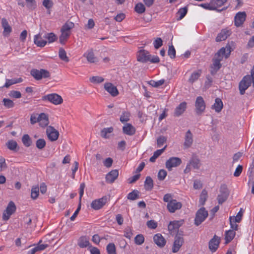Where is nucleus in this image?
<instances>
[{
  "instance_id": "nucleus-48",
  "label": "nucleus",
  "mask_w": 254,
  "mask_h": 254,
  "mask_svg": "<svg viewBox=\"0 0 254 254\" xmlns=\"http://www.w3.org/2000/svg\"><path fill=\"white\" fill-rule=\"evenodd\" d=\"M134 10L138 14H142L145 12V7L144 4L141 2H139L135 5Z\"/></svg>"
},
{
  "instance_id": "nucleus-3",
  "label": "nucleus",
  "mask_w": 254,
  "mask_h": 254,
  "mask_svg": "<svg viewBox=\"0 0 254 254\" xmlns=\"http://www.w3.org/2000/svg\"><path fill=\"white\" fill-rule=\"evenodd\" d=\"M220 193L218 195L217 199L219 204H222L228 198L230 191L226 184H222L220 188Z\"/></svg>"
},
{
  "instance_id": "nucleus-59",
  "label": "nucleus",
  "mask_w": 254,
  "mask_h": 254,
  "mask_svg": "<svg viewBox=\"0 0 254 254\" xmlns=\"http://www.w3.org/2000/svg\"><path fill=\"white\" fill-rule=\"evenodd\" d=\"M167 138L163 135L159 136L157 139V143L158 147H161L166 141Z\"/></svg>"
},
{
  "instance_id": "nucleus-21",
  "label": "nucleus",
  "mask_w": 254,
  "mask_h": 254,
  "mask_svg": "<svg viewBox=\"0 0 254 254\" xmlns=\"http://www.w3.org/2000/svg\"><path fill=\"white\" fill-rule=\"evenodd\" d=\"M187 109V103L186 102H183L180 103L175 109L174 116L175 117H179L182 115Z\"/></svg>"
},
{
  "instance_id": "nucleus-13",
  "label": "nucleus",
  "mask_w": 254,
  "mask_h": 254,
  "mask_svg": "<svg viewBox=\"0 0 254 254\" xmlns=\"http://www.w3.org/2000/svg\"><path fill=\"white\" fill-rule=\"evenodd\" d=\"M46 133L49 139L51 141H54L58 139L59 136V131L53 127L48 126L46 129Z\"/></svg>"
},
{
  "instance_id": "nucleus-27",
  "label": "nucleus",
  "mask_w": 254,
  "mask_h": 254,
  "mask_svg": "<svg viewBox=\"0 0 254 254\" xmlns=\"http://www.w3.org/2000/svg\"><path fill=\"white\" fill-rule=\"evenodd\" d=\"M39 124L40 127H45L49 123L48 116L45 113H41L39 115Z\"/></svg>"
},
{
  "instance_id": "nucleus-33",
  "label": "nucleus",
  "mask_w": 254,
  "mask_h": 254,
  "mask_svg": "<svg viewBox=\"0 0 254 254\" xmlns=\"http://www.w3.org/2000/svg\"><path fill=\"white\" fill-rule=\"evenodd\" d=\"M144 188L146 190H151L153 188V181L152 178L147 176L144 182Z\"/></svg>"
},
{
  "instance_id": "nucleus-41",
  "label": "nucleus",
  "mask_w": 254,
  "mask_h": 254,
  "mask_svg": "<svg viewBox=\"0 0 254 254\" xmlns=\"http://www.w3.org/2000/svg\"><path fill=\"white\" fill-rule=\"evenodd\" d=\"M39 187L38 186H33L31 188V197L36 199L39 196Z\"/></svg>"
},
{
  "instance_id": "nucleus-39",
  "label": "nucleus",
  "mask_w": 254,
  "mask_h": 254,
  "mask_svg": "<svg viewBox=\"0 0 254 254\" xmlns=\"http://www.w3.org/2000/svg\"><path fill=\"white\" fill-rule=\"evenodd\" d=\"M113 131V128L112 127L104 128L101 131V136L104 138H108L109 135L108 134L112 133Z\"/></svg>"
},
{
  "instance_id": "nucleus-37",
  "label": "nucleus",
  "mask_w": 254,
  "mask_h": 254,
  "mask_svg": "<svg viewBox=\"0 0 254 254\" xmlns=\"http://www.w3.org/2000/svg\"><path fill=\"white\" fill-rule=\"evenodd\" d=\"M23 81L21 78H13L11 79H6V82L3 87L8 88L10 85L21 82Z\"/></svg>"
},
{
  "instance_id": "nucleus-55",
  "label": "nucleus",
  "mask_w": 254,
  "mask_h": 254,
  "mask_svg": "<svg viewBox=\"0 0 254 254\" xmlns=\"http://www.w3.org/2000/svg\"><path fill=\"white\" fill-rule=\"evenodd\" d=\"M45 140L43 138L38 139L36 142V146L39 149H43L46 146Z\"/></svg>"
},
{
  "instance_id": "nucleus-64",
  "label": "nucleus",
  "mask_w": 254,
  "mask_h": 254,
  "mask_svg": "<svg viewBox=\"0 0 254 254\" xmlns=\"http://www.w3.org/2000/svg\"><path fill=\"white\" fill-rule=\"evenodd\" d=\"M28 3L27 6L31 9H34L36 7V2L35 0H26Z\"/></svg>"
},
{
  "instance_id": "nucleus-25",
  "label": "nucleus",
  "mask_w": 254,
  "mask_h": 254,
  "mask_svg": "<svg viewBox=\"0 0 254 254\" xmlns=\"http://www.w3.org/2000/svg\"><path fill=\"white\" fill-rule=\"evenodd\" d=\"M154 243L159 247H163L166 244V240L160 234H157L154 236Z\"/></svg>"
},
{
  "instance_id": "nucleus-38",
  "label": "nucleus",
  "mask_w": 254,
  "mask_h": 254,
  "mask_svg": "<svg viewBox=\"0 0 254 254\" xmlns=\"http://www.w3.org/2000/svg\"><path fill=\"white\" fill-rule=\"evenodd\" d=\"M44 38L48 40L49 43H53L57 40L58 37L54 33H47L45 34Z\"/></svg>"
},
{
  "instance_id": "nucleus-15",
  "label": "nucleus",
  "mask_w": 254,
  "mask_h": 254,
  "mask_svg": "<svg viewBox=\"0 0 254 254\" xmlns=\"http://www.w3.org/2000/svg\"><path fill=\"white\" fill-rule=\"evenodd\" d=\"M220 238L215 235L208 243V247L210 251L213 253L217 251L220 243Z\"/></svg>"
},
{
  "instance_id": "nucleus-63",
  "label": "nucleus",
  "mask_w": 254,
  "mask_h": 254,
  "mask_svg": "<svg viewBox=\"0 0 254 254\" xmlns=\"http://www.w3.org/2000/svg\"><path fill=\"white\" fill-rule=\"evenodd\" d=\"M10 97L14 98H20L21 97V94L19 91L12 90L9 93Z\"/></svg>"
},
{
  "instance_id": "nucleus-8",
  "label": "nucleus",
  "mask_w": 254,
  "mask_h": 254,
  "mask_svg": "<svg viewBox=\"0 0 254 254\" xmlns=\"http://www.w3.org/2000/svg\"><path fill=\"white\" fill-rule=\"evenodd\" d=\"M108 200H109V197L104 196L102 198L92 201L91 203V207L95 210H99L102 208Z\"/></svg>"
},
{
  "instance_id": "nucleus-43",
  "label": "nucleus",
  "mask_w": 254,
  "mask_h": 254,
  "mask_svg": "<svg viewBox=\"0 0 254 254\" xmlns=\"http://www.w3.org/2000/svg\"><path fill=\"white\" fill-rule=\"evenodd\" d=\"M227 0H211V4L215 7V10L218 11H221V10H218L217 8L222 6Z\"/></svg>"
},
{
  "instance_id": "nucleus-26",
  "label": "nucleus",
  "mask_w": 254,
  "mask_h": 254,
  "mask_svg": "<svg viewBox=\"0 0 254 254\" xmlns=\"http://www.w3.org/2000/svg\"><path fill=\"white\" fill-rule=\"evenodd\" d=\"M1 25L3 28V35L6 37L8 36L11 32V28L5 18L1 19Z\"/></svg>"
},
{
  "instance_id": "nucleus-57",
  "label": "nucleus",
  "mask_w": 254,
  "mask_h": 254,
  "mask_svg": "<svg viewBox=\"0 0 254 254\" xmlns=\"http://www.w3.org/2000/svg\"><path fill=\"white\" fill-rule=\"evenodd\" d=\"M104 80V78L101 76H95L90 78V81L92 83H100Z\"/></svg>"
},
{
  "instance_id": "nucleus-58",
  "label": "nucleus",
  "mask_w": 254,
  "mask_h": 254,
  "mask_svg": "<svg viewBox=\"0 0 254 254\" xmlns=\"http://www.w3.org/2000/svg\"><path fill=\"white\" fill-rule=\"evenodd\" d=\"M168 54L171 59H174L175 58L176 50L172 45L169 47Z\"/></svg>"
},
{
  "instance_id": "nucleus-60",
  "label": "nucleus",
  "mask_w": 254,
  "mask_h": 254,
  "mask_svg": "<svg viewBox=\"0 0 254 254\" xmlns=\"http://www.w3.org/2000/svg\"><path fill=\"white\" fill-rule=\"evenodd\" d=\"M167 173L166 170L161 169L159 170L158 173V178L160 181H163L166 177Z\"/></svg>"
},
{
  "instance_id": "nucleus-20",
  "label": "nucleus",
  "mask_w": 254,
  "mask_h": 254,
  "mask_svg": "<svg viewBox=\"0 0 254 254\" xmlns=\"http://www.w3.org/2000/svg\"><path fill=\"white\" fill-rule=\"evenodd\" d=\"M119 172L118 170H113L109 172L106 176V180L109 183H113L118 178Z\"/></svg>"
},
{
  "instance_id": "nucleus-42",
  "label": "nucleus",
  "mask_w": 254,
  "mask_h": 254,
  "mask_svg": "<svg viewBox=\"0 0 254 254\" xmlns=\"http://www.w3.org/2000/svg\"><path fill=\"white\" fill-rule=\"evenodd\" d=\"M59 56L61 60L67 63L69 62V58L66 56V53L63 48H60L59 51Z\"/></svg>"
},
{
  "instance_id": "nucleus-30",
  "label": "nucleus",
  "mask_w": 254,
  "mask_h": 254,
  "mask_svg": "<svg viewBox=\"0 0 254 254\" xmlns=\"http://www.w3.org/2000/svg\"><path fill=\"white\" fill-rule=\"evenodd\" d=\"M34 42L35 45L39 47H44L47 43V41L42 39L40 34L34 36Z\"/></svg>"
},
{
  "instance_id": "nucleus-28",
  "label": "nucleus",
  "mask_w": 254,
  "mask_h": 254,
  "mask_svg": "<svg viewBox=\"0 0 254 254\" xmlns=\"http://www.w3.org/2000/svg\"><path fill=\"white\" fill-rule=\"evenodd\" d=\"M230 31L227 29H223L218 34L216 38V42H221L225 40L227 37L230 35Z\"/></svg>"
},
{
  "instance_id": "nucleus-14",
  "label": "nucleus",
  "mask_w": 254,
  "mask_h": 254,
  "mask_svg": "<svg viewBox=\"0 0 254 254\" xmlns=\"http://www.w3.org/2000/svg\"><path fill=\"white\" fill-rule=\"evenodd\" d=\"M196 113L197 115L201 114L205 109V104L203 98L198 96L196 99L195 103Z\"/></svg>"
},
{
  "instance_id": "nucleus-2",
  "label": "nucleus",
  "mask_w": 254,
  "mask_h": 254,
  "mask_svg": "<svg viewBox=\"0 0 254 254\" xmlns=\"http://www.w3.org/2000/svg\"><path fill=\"white\" fill-rule=\"evenodd\" d=\"M137 60L138 61L143 63L148 62H150L152 63H158L160 61L158 56H152L148 51L145 50H141L138 52Z\"/></svg>"
},
{
  "instance_id": "nucleus-10",
  "label": "nucleus",
  "mask_w": 254,
  "mask_h": 254,
  "mask_svg": "<svg viewBox=\"0 0 254 254\" xmlns=\"http://www.w3.org/2000/svg\"><path fill=\"white\" fill-rule=\"evenodd\" d=\"M182 163L181 158L176 157H172L167 160L165 163L166 168L169 171H171L172 168L177 167Z\"/></svg>"
},
{
  "instance_id": "nucleus-36",
  "label": "nucleus",
  "mask_w": 254,
  "mask_h": 254,
  "mask_svg": "<svg viewBox=\"0 0 254 254\" xmlns=\"http://www.w3.org/2000/svg\"><path fill=\"white\" fill-rule=\"evenodd\" d=\"M62 34L60 36L59 41L61 44H64L70 35V32H65L61 30Z\"/></svg>"
},
{
  "instance_id": "nucleus-45",
  "label": "nucleus",
  "mask_w": 254,
  "mask_h": 254,
  "mask_svg": "<svg viewBox=\"0 0 254 254\" xmlns=\"http://www.w3.org/2000/svg\"><path fill=\"white\" fill-rule=\"evenodd\" d=\"M22 141L26 147H29L32 144V140L28 134H24L23 135Z\"/></svg>"
},
{
  "instance_id": "nucleus-7",
  "label": "nucleus",
  "mask_w": 254,
  "mask_h": 254,
  "mask_svg": "<svg viewBox=\"0 0 254 254\" xmlns=\"http://www.w3.org/2000/svg\"><path fill=\"white\" fill-rule=\"evenodd\" d=\"M182 232H178L175 237L174 242L172 248V252H178L184 243V239L182 237Z\"/></svg>"
},
{
  "instance_id": "nucleus-46",
  "label": "nucleus",
  "mask_w": 254,
  "mask_h": 254,
  "mask_svg": "<svg viewBox=\"0 0 254 254\" xmlns=\"http://www.w3.org/2000/svg\"><path fill=\"white\" fill-rule=\"evenodd\" d=\"M74 24L71 21H67L62 27L61 30L65 32H70V30L74 27Z\"/></svg>"
},
{
  "instance_id": "nucleus-24",
  "label": "nucleus",
  "mask_w": 254,
  "mask_h": 254,
  "mask_svg": "<svg viewBox=\"0 0 254 254\" xmlns=\"http://www.w3.org/2000/svg\"><path fill=\"white\" fill-rule=\"evenodd\" d=\"M83 56L86 58L87 61L90 63H95L98 62V59L95 56L92 49L87 51L84 54Z\"/></svg>"
},
{
  "instance_id": "nucleus-53",
  "label": "nucleus",
  "mask_w": 254,
  "mask_h": 254,
  "mask_svg": "<svg viewBox=\"0 0 254 254\" xmlns=\"http://www.w3.org/2000/svg\"><path fill=\"white\" fill-rule=\"evenodd\" d=\"M165 81V80L163 79L158 80L157 81L153 80H151L148 82V83L152 87L157 88L160 86L163 85Z\"/></svg>"
},
{
  "instance_id": "nucleus-23",
  "label": "nucleus",
  "mask_w": 254,
  "mask_h": 254,
  "mask_svg": "<svg viewBox=\"0 0 254 254\" xmlns=\"http://www.w3.org/2000/svg\"><path fill=\"white\" fill-rule=\"evenodd\" d=\"M135 130V127L129 123H126L123 127V133L128 135H133Z\"/></svg>"
},
{
  "instance_id": "nucleus-16",
  "label": "nucleus",
  "mask_w": 254,
  "mask_h": 254,
  "mask_svg": "<svg viewBox=\"0 0 254 254\" xmlns=\"http://www.w3.org/2000/svg\"><path fill=\"white\" fill-rule=\"evenodd\" d=\"M222 58L215 56L213 59V64L210 66V73L212 75H215L221 67L220 62Z\"/></svg>"
},
{
  "instance_id": "nucleus-50",
  "label": "nucleus",
  "mask_w": 254,
  "mask_h": 254,
  "mask_svg": "<svg viewBox=\"0 0 254 254\" xmlns=\"http://www.w3.org/2000/svg\"><path fill=\"white\" fill-rule=\"evenodd\" d=\"M3 105L7 109L12 108L14 106V102L10 99L4 98L2 100Z\"/></svg>"
},
{
  "instance_id": "nucleus-1",
  "label": "nucleus",
  "mask_w": 254,
  "mask_h": 254,
  "mask_svg": "<svg viewBox=\"0 0 254 254\" xmlns=\"http://www.w3.org/2000/svg\"><path fill=\"white\" fill-rule=\"evenodd\" d=\"M163 201L168 202L167 208L170 213H174L176 210L181 208L182 204L181 202L173 199L171 193H167L164 195Z\"/></svg>"
},
{
  "instance_id": "nucleus-11",
  "label": "nucleus",
  "mask_w": 254,
  "mask_h": 254,
  "mask_svg": "<svg viewBox=\"0 0 254 254\" xmlns=\"http://www.w3.org/2000/svg\"><path fill=\"white\" fill-rule=\"evenodd\" d=\"M16 210V206L14 203L11 201L8 204L5 211H4L2 215V219L3 220H7L9 219L11 215L15 212Z\"/></svg>"
},
{
  "instance_id": "nucleus-47",
  "label": "nucleus",
  "mask_w": 254,
  "mask_h": 254,
  "mask_svg": "<svg viewBox=\"0 0 254 254\" xmlns=\"http://www.w3.org/2000/svg\"><path fill=\"white\" fill-rule=\"evenodd\" d=\"M189 164L194 169H198L200 167V161L199 160L196 158H192L189 162Z\"/></svg>"
},
{
  "instance_id": "nucleus-61",
  "label": "nucleus",
  "mask_w": 254,
  "mask_h": 254,
  "mask_svg": "<svg viewBox=\"0 0 254 254\" xmlns=\"http://www.w3.org/2000/svg\"><path fill=\"white\" fill-rule=\"evenodd\" d=\"M200 6L206 9L211 10H215V7L214 6H213L212 4H211V0L210 1V3H201L200 4Z\"/></svg>"
},
{
  "instance_id": "nucleus-6",
  "label": "nucleus",
  "mask_w": 254,
  "mask_h": 254,
  "mask_svg": "<svg viewBox=\"0 0 254 254\" xmlns=\"http://www.w3.org/2000/svg\"><path fill=\"white\" fill-rule=\"evenodd\" d=\"M252 82L251 77L250 75H246L243 78L239 85L241 95L245 94V91L251 86Z\"/></svg>"
},
{
  "instance_id": "nucleus-34",
  "label": "nucleus",
  "mask_w": 254,
  "mask_h": 254,
  "mask_svg": "<svg viewBox=\"0 0 254 254\" xmlns=\"http://www.w3.org/2000/svg\"><path fill=\"white\" fill-rule=\"evenodd\" d=\"M235 236V232L232 230L226 231L225 235V243L228 244L230 243L234 238Z\"/></svg>"
},
{
  "instance_id": "nucleus-54",
  "label": "nucleus",
  "mask_w": 254,
  "mask_h": 254,
  "mask_svg": "<svg viewBox=\"0 0 254 254\" xmlns=\"http://www.w3.org/2000/svg\"><path fill=\"white\" fill-rule=\"evenodd\" d=\"M144 242V238L142 234H138L134 238V243L137 245H141Z\"/></svg>"
},
{
  "instance_id": "nucleus-35",
  "label": "nucleus",
  "mask_w": 254,
  "mask_h": 254,
  "mask_svg": "<svg viewBox=\"0 0 254 254\" xmlns=\"http://www.w3.org/2000/svg\"><path fill=\"white\" fill-rule=\"evenodd\" d=\"M167 147V145L165 146L162 149H158L155 151L153 155L149 159V161L151 162H154L156 160V159L162 154V153L165 151Z\"/></svg>"
},
{
  "instance_id": "nucleus-32",
  "label": "nucleus",
  "mask_w": 254,
  "mask_h": 254,
  "mask_svg": "<svg viewBox=\"0 0 254 254\" xmlns=\"http://www.w3.org/2000/svg\"><path fill=\"white\" fill-rule=\"evenodd\" d=\"M201 72V70H198L192 72L189 79V82L191 84L193 83L200 76Z\"/></svg>"
},
{
  "instance_id": "nucleus-12",
  "label": "nucleus",
  "mask_w": 254,
  "mask_h": 254,
  "mask_svg": "<svg viewBox=\"0 0 254 254\" xmlns=\"http://www.w3.org/2000/svg\"><path fill=\"white\" fill-rule=\"evenodd\" d=\"M184 220L181 219L180 220H175L171 221L168 225V230L171 234H173L176 232H179L178 230L179 228L184 224Z\"/></svg>"
},
{
  "instance_id": "nucleus-49",
  "label": "nucleus",
  "mask_w": 254,
  "mask_h": 254,
  "mask_svg": "<svg viewBox=\"0 0 254 254\" xmlns=\"http://www.w3.org/2000/svg\"><path fill=\"white\" fill-rule=\"evenodd\" d=\"M108 254H117L116 248L114 243H109L106 248Z\"/></svg>"
},
{
  "instance_id": "nucleus-51",
  "label": "nucleus",
  "mask_w": 254,
  "mask_h": 254,
  "mask_svg": "<svg viewBox=\"0 0 254 254\" xmlns=\"http://www.w3.org/2000/svg\"><path fill=\"white\" fill-rule=\"evenodd\" d=\"M207 198V191L203 190L201 192L199 198V202L201 205H204Z\"/></svg>"
},
{
  "instance_id": "nucleus-22",
  "label": "nucleus",
  "mask_w": 254,
  "mask_h": 254,
  "mask_svg": "<svg viewBox=\"0 0 254 254\" xmlns=\"http://www.w3.org/2000/svg\"><path fill=\"white\" fill-rule=\"evenodd\" d=\"M193 142V135L190 130H188L185 134L184 146L185 148H188L191 146Z\"/></svg>"
},
{
  "instance_id": "nucleus-9",
  "label": "nucleus",
  "mask_w": 254,
  "mask_h": 254,
  "mask_svg": "<svg viewBox=\"0 0 254 254\" xmlns=\"http://www.w3.org/2000/svg\"><path fill=\"white\" fill-rule=\"evenodd\" d=\"M42 100H47L55 105L61 104L63 100L62 97L56 93L50 94L42 97Z\"/></svg>"
},
{
  "instance_id": "nucleus-19",
  "label": "nucleus",
  "mask_w": 254,
  "mask_h": 254,
  "mask_svg": "<svg viewBox=\"0 0 254 254\" xmlns=\"http://www.w3.org/2000/svg\"><path fill=\"white\" fill-rule=\"evenodd\" d=\"M104 88L113 97L118 96L119 93L117 87L111 83H105Z\"/></svg>"
},
{
  "instance_id": "nucleus-29",
  "label": "nucleus",
  "mask_w": 254,
  "mask_h": 254,
  "mask_svg": "<svg viewBox=\"0 0 254 254\" xmlns=\"http://www.w3.org/2000/svg\"><path fill=\"white\" fill-rule=\"evenodd\" d=\"M78 245L81 248L90 247L91 245L89 242V239L86 236L81 237L78 241Z\"/></svg>"
},
{
  "instance_id": "nucleus-4",
  "label": "nucleus",
  "mask_w": 254,
  "mask_h": 254,
  "mask_svg": "<svg viewBox=\"0 0 254 254\" xmlns=\"http://www.w3.org/2000/svg\"><path fill=\"white\" fill-rule=\"evenodd\" d=\"M31 75L36 80H39L42 78H48L50 76V73L47 70L41 69H32L30 71Z\"/></svg>"
},
{
  "instance_id": "nucleus-44",
  "label": "nucleus",
  "mask_w": 254,
  "mask_h": 254,
  "mask_svg": "<svg viewBox=\"0 0 254 254\" xmlns=\"http://www.w3.org/2000/svg\"><path fill=\"white\" fill-rule=\"evenodd\" d=\"M139 191L136 190H134L129 192L127 196V199L131 200H134L139 198Z\"/></svg>"
},
{
  "instance_id": "nucleus-18",
  "label": "nucleus",
  "mask_w": 254,
  "mask_h": 254,
  "mask_svg": "<svg viewBox=\"0 0 254 254\" xmlns=\"http://www.w3.org/2000/svg\"><path fill=\"white\" fill-rule=\"evenodd\" d=\"M246 18V13L245 12H239L235 16V25L237 27L241 26Z\"/></svg>"
},
{
  "instance_id": "nucleus-40",
  "label": "nucleus",
  "mask_w": 254,
  "mask_h": 254,
  "mask_svg": "<svg viewBox=\"0 0 254 254\" xmlns=\"http://www.w3.org/2000/svg\"><path fill=\"white\" fill-rule=\"evenodd\" d=\"M187 12L188 8L187 7L180 8L177 13V20H180L183 19L187 13Z\"/></svg>"
},
{
  "instance_id": "nucleus-31",
  "label": "nucleus",
  "mask_w": 254,
  "mask_h": 254,
  "mask_svg": "<svg viewBox=\"0 0 254 254\" xmlns=\"http://www.w3.org/2000/svg\"><path fill=\"white\" fill-rule=\"evenodd\" d=\"M223 107V104L222 100L220 98H217L215 99V103L212 106V109H214L216 112L219 113L222 110Z\"/></svg>"
},
{
  "instance_id": "nucleus-62",
  "label": "nucleus",
  "mask_w": 254,
  "mask_h": 254,
  "mask_svg": "<svg viewBox=\"0 0 254 254\" xmlns=\"http://www.w3.org/2000/svg\"><path fill=\"white\" fill-rule=\"evenodd\" d=\"M153 45L156 49H158L161 47L163 45V41L161 38H157L153 42Z\"/></svg>"
},
{
  "instance_id": "nucleus-52",
  "label": "nucleus",
  "mask_w": 254,
  "mask_h": 254,
  "mask_svg": "<svg viewBox=\"0 0 254 254\" xmlns=\"http://www.w3.org/2000/svg\"><path fill=\"white\" fill-rule=\"evenodd\" d=\"M129 117L130 113L128 112L124 111L121 115L120 120L123 123L127 122L129 120Z\"/></svg>"
},
{
  "instance_id": "nucleus-17",
  "label": "nucleus",
  "mask_w": 254,
  "mask_h": 254,
  "mask_svg": "<svg viewBox=\"0 0 254 254\" xmlns=\"http://www.w3.org/2000/svg\"><path fill=\"white\" fill-rule=\"evenodd\" d=\"M231 51V47L230 46V45L227 44L225 47L221 48L215 54V56L216 57H220L222 58L223 56H224L225 58H228L229 57Z\"/></svg>"
},
{
  "instance_id": "nucleus-56",
  "label": "nucleus",
  "mask_w": 254,
  "mask_h": 254,
  "mask_svg": "<svg viewBox=\"0 0 254 254\" xmlns=\"http://www.w3.org/2000/svg\"><path fill=\"white\" fill-rule=\"evenodd\" d=\"M6 145L7 148L11 150H15L17 146V142L13 140H9L7 142Z\"/></svg>"
},
{
  "instance_id": "nucleus-5",
  "label": "nucleus",
  "mask_w": 254,
  "mask_h": 254,
  "mask_svg": "<svg viewBox=\"0 0 254 254\" xmlns=\"http://www.w3.org/2000/svg\"><path fill=\"white\" fill-rule=\"evenodd\" d=\"M208 212L204 207L200 208L196 213L194 219V224L196 226H199L207 217Z\"/></svg>"
}]
</instances>
